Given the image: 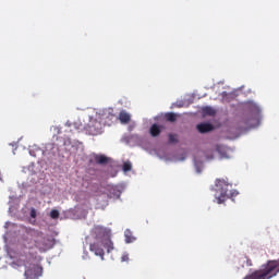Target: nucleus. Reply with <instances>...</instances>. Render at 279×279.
Here are the masks:
<instances>
[{
  "label": "nucleus",
  "instance_id": "obj_9",
  "mask_svg": "<svg viewBox=\"0 0 279 279\" xmlns=\"http://www.w3.org/2000/svg\"><path fill=\"white\" fill-rule=\"evenodd\" d=\"M239 264L241 265V267H252V260L250 259V257L243 255L239 258Z\"/></svg>",
  "mask_w": 279,
  "mask_h": 279
},
{
  "label": "nucleus",
  "instance_id": "obj_13",
  "mask_svg": "<svg viewBox=\"0 0 279 279\" xmlns=\"http://www.w3.org/2000/svg\"><path fill=\"white\" fill-rule=\"evenodd\" d=\"M203 112H204L205 114H208L209 117H215V114H216L215 109H213V108H210V107H206V108L203 110Z\"/></svg>",
  "mask_w": 279,
  "mask_h": 279
},
{
  "label": "nucleus",
  "instance_id": "obj_8",
  "mask_svg": "<svg viewBox=\"0 0 279 279\" xmlns=\"http://www.w3.org/2000/svg\"><path fill=\"white\" fill-rule=\"evenodd\" d=\"M160 132H162V130L160 129V126L158 124H153L150 126L149 134L154 138H156V136H160Z\"/></svg>",
  "mask_w": 279,
  "mask_h": 279
},
{
  "label": "nucleus",
  "instance_id": "obj_21",
  "mask_svg": "<svg viewBox=\"0 0 279 279\" xmlns=\"http://www.w3.org/2000/svg\"><path fill=\"white\" fill-rule=\"evenodd\" d=\"M31 217L33 218V219H36V209H32L31 210Z\"/></svg>",
  "mask_w": 279,
  "mask_h": 279
},
{
  "label": "nucleus",
  "instance_id": "obj_14",
  "mask_svg": "<svg viewBox=\"0 0 279 279\" xmlns=\"http://www.w3.org/2000/svg\"><path fill=\"white\" fill-rule=\"evenodd\" d=\"M122 169H123L124 173H128V171H132V162L125 161L122 166Z\"/></svg>",
  "mask_w": 279,
  "mask_h": 279
},
{
  "label": "nucleus",
  "instance_id": "obj_16",
  "mask_svg": "<svg viewBox=\"0 0 279 279\" xmlns=\"http://www.w3.org/2000/svg\"><path fill=\"white\" fill-rule=\"evenodd\" d=\"M169 143H178V135L169 134Z\"/></svg>",
  "mask_w": 279,
  "mask_h": 279
},
{
  "label": "nucleus",
  "instance_id": "obj_2",
  "mask_svg": "<svg viewBox=\"0 0 279 279\" xmlns=\"http://www.w3.org/2000/svg\"><path fill=\"white\" fill-rule=\"evenodd\" d=\"M56 245L53 238L38 230H32L27 242L28 250H38L39 252H49Z\"/></svg>",
  "mask_w": 279,
  "mask_h": 279
},
{
  "label": "nucleus",
  "instance_id": "obj_1",
  "mask_svg": "<svg viewBox=\"0 0 279 279\" xmlns=\"http://www.w3.org/2000/svg\"><path fill=\"white\" fill-rule=\"evenodd\" d=\"M93 235L95 242L89 245V252H93L95 256H99L104 260L106 253L101 245L107 248L108 254L114 250V243L110 239V231L105 227L97 226L93 229Z\"/></svg>",
  "mask_w": 279,
  "mask_h": 279
},
{
  "label": "nucleus",
  "instance_id": "obj_12",
  "mask_svg": "<svg viewBox=\"0 0 279 279\" xmlns=\"http://www.w3.org/2000/svg\"><path fill=\"white\" fill-rule=\"evenodd\" d=\"M166 121H169L170 123H175V121L178 120V116L173 112H168L165 116Z\"/></svg>",
  "mask_w": 279,
  "mask_h": 279
},
{
  "label": "nucleus",
  "instance_id": "obj_17",
  "mask_svg": "<svg viewBox=\"0 0 279 279\" xmlns=\"http://www.w3.org/2000/svg\"><path fill=\"white\" fill-rule=\"evenodd\" d=\"M251 110H252L253 112H256L257 114H258V112H260V109H259L258 106H256V105H251Z\"/></svg>",
  "mask_w": 279,
  "mask_h": 279
},
{
  "label": "nucleus",
  "instance_id": "obj_7",
  "mask_svg": "<svg viewBox=\"0 0 279 279\" xmlns=\"http://www.w3.org/2000/svg\"><path fill=\"white\" fill-rule=\"evenodd\" d=\"M94 160L96 165H108L110 159L106 155H95Z\"/></svg>",
  "mask_w": 279,
  "mask_h": 279
},
{
  "label": "nucleus",
  "instance_id": "obj_5",
  "mask_svg": "<svg viewBox=\"0 0 279 279\" xmlns=\"http://www.w3.org/2000/svg\"><path fill=\"white\" fill-rule=\"evenodd\" d=\"M43 274V269L37 265H31L24 272L25 279H38Z\"/></svg>",
  "mask_w": 279,
  "mask_h": 279
},
{
  "label": "nucleus",
  "instance_id": "obj_6",
  "mask_svg": "<svg viewBox=\"0 0 279 279\" xmlns=\"http://www.w3.org/2000/svg\"><path fill=\"white\" fill-rule=\"evenodd\" d=\"M196 130H198L201 134H206V132H213L215 128L210 123H201L197 124Z\"/></svg>",
  "mask_w": 279,
  "mask_h": 279
},
{
  "label": "nucleus",
  "instance_id": "obj_20",
  "mask_svg": "<svg viewBox=\"0 0 279 279\" xmlns=\"http://www.w3.org/2000/svg\"><path fill=\"white\" fill-rule=\"evenodd\" d=\"M128 260H130V256L129 255H123L122 256V263H128Z\"/></svg>",
  "mask_w": 279,
  "mask_h": 279
},
{
  "label": "nucleus",
  "instance_id": "obj_10",
  "mask_svg": "<svg viewBox=\"0 0 279 279\" xmlns=\"http://www.w3.org/2000/svg\"><path fill=\"white\" fill-rule=\"evenodd\" d=\"M131 116H130V113H128V112H125V111H121L120 113H119V121L121 122V123H129L130 121H131Z\"/></svg>",
  "mask_w": 279,
  "mask_h": 279
},
{
  "label": "nucleus",
  "instance_id": "obj_4",
  "mask_svg": "<svg viewBox=\"0 0 279 279\" xmlns=\"http://www.w3.org/2000/svg\"><path fill=\"white\" fill-rule=\"evenodd\" d=\"M85 130L92 136H97L98 134H101L104 124H101V121L90 118L89 122L85 126Z\"/></svg>",
  "mask_w": 279,
  "mask_h": 279
},
{
  "label": "nucleus",
  "instance_id": "obj_11",
  "mask_svg": "<svg viewBox=\"0 0 279 279\" xmlns=\"http://www.w3.org/2000/svg\"><path fill=\"white\" fill-rule=\"evenodd\" d=\"M124 236H125L126 243H134V241H136V238H134V235H132V231H130V229H126L124 231Z\"/></svg>",
  "mask_w": 279,
  "mask_h": 279
},
{
  "label": "nucleus",
  "instance_id": "obj_19",
  "mask_svg": "<svg viewBox=\"0 0 279 279\" xmlns=\"http://www.w3.org/2000/svg\"><path fill=\"white\" fill-rule=\"evenodd\" d=\"M106 119H109V121H112L114 119V113H105Z\"/></svg>",
  "mask_w": 279,
  "mask_h": 279
},
{
  "label": "nucleus",
  "instance_id": "obj_15",
  "mask_svg": "<svg viewBox=\"0 0 279 279\" xmlns=\"http://www.w3.org/2000/svg\"><path fill=\"white\" fill-rule=\"evenodd\" d=\"M60 217V211H58V209H52L50 211V218L51 219H58Z\"/></svg>",
  "mask_w": 279,
  "mask_h": 279
},
{
  "label": "nucleus",
  "instance_id": "obj_3",
  "mask_svg": "<svg viewBox=\"0 0 279 279\" xmlns=\"http://www.w3.org/2000/svg\"><path fill=\"white\" fill-rule=\"evenodd\" d=\"M230 186H232L225 179L216 180V199L217 204H223L226 199H230Z\"/></svg>",
  "mask_w": 279,
  "mask_h": 279
},
{
  "label": "nucleus",
  "instance_id": "obj_22",
  "mask_svg": "<svg viewBox=\"0 0 279 279\" xmlns=\"http://www.w3.org/2000/svg\"><path fill=\"white\" fill-rule=\"evenodd\" d=\"M105 123H108V125H110V122H108V121H105Z\"/></svg>",
  "mask_w": 279,
  "mask_h": 279
},
{
  "label": "nucleus",
  "instance_id": "obj_18",
  "mask_svg": "<svg viewBox=\"0 0 279 279\" xmlns=\"http://www.w3.org/2000/svg\"><path fill=\"white\" fill-rule=\"evenodd\" d=\"M236 195H239V192L236 190H232L229 192V198L230 197H236Z\"/></svg>",
  "mask_w": 279,
  "mask_h": 279
}]
</instances>
